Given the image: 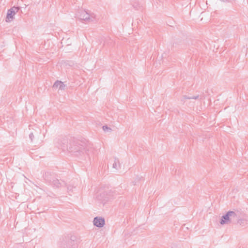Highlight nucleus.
<instances>
[{"mask_svg": "<svg viewBox=\"0 0 248 248\" xmlns=\"http://www.w3.org/2000/svg\"><path fill=\"white\" fill-rule=\"evenodd\" d=\"M18 11L19 8L15 6L8 9L5 16V22L8 24L13 22Z\"/></svg>", "mask_w": 248, "mask_h": 248, "instance_id": "1", "label": "nucleus"}, {"mask_svg": "<svg viewBox=\"0 0 248 248\" xmlns=\"http://www.w3.org/2000/svg\"><path fill=\"white\" fill-rule=\"evenodd\" d=\"M236 217V213L233 211H228L223 215L219 220V223L221 225H228L232 220Z\"/></svg>", "mask_w": 248, "mask_h": 248, "instance_id": "2", "label": "nucleus"}, {"mask_svg": "<svg viewBox=\"0 0 248 248\" xmlns=\"http://www.w3.org/2000/svg\"><path fill=\"white\" fill-rule=\"evenodd\" d=\"M66 87V82L60 80H56L52 86V89L54 91H56L57 92L63 91Z\"/></svg>", "mask_w": 248, "mask_h": 248, "instance_id": "3", "label": "nucleus"}, {"mask_svg": "<svg viewBox=\"0 0 248 248\" xmlns=\"http://www.w3.org/2000/svg\"><path fill=\"white\" fill-rule=\"evenodd\" d=\"M93 223L94 226L97 228H103L105 225V220L102 217H96L93 218Z\"/></svg>", "mask_w": 248, "mask_h": 248, "instance_id": "4", "label": "nucleus"}, {"mask_svg": "<svg viewBox=\"0 0 248 248\" xmlns=\"http://www.w3.org/2000/svg\"><path fill=\"white\" fill-rule=\"evenodd\" d=\"M78 17L80 20L85 21H91L92 20L90 14L85 10L80 11L78 13Z\"/></svg>", "mask_w": 248, "mask_h": 248, "instance_id": "5", "label": "nucleus"}, {"mask_svg": "<svg viewBox=\"0 0 248 248\" xmlns=\"http://www.w3.org/2000/svg\"><path fill=\"white\" fill-rule=\"evenodd\" d=\"M102 130L105 133H110L111 132V128L107 125L102 126Z\"/></svg>", "mask_w": 248, "mask_h": 248, "instance_id": "6", "label": "nucleus"}, {"mask_svg": "<svg viewBox=\"0 0 248 248\" xmlns=\"http://www.w3.org/2000/svg\"><path fill=\"white\" fill-rule=\"evenodd\" d=\"M199 98V95L198 94H197L196 95H193L191 97H189L187 98L189 99H193V100H197Z\"/></svg>", "mask_w": 248, "mask_h": 248, "instance_id": "7", "label": "nucleus"}]
</instances>
